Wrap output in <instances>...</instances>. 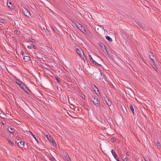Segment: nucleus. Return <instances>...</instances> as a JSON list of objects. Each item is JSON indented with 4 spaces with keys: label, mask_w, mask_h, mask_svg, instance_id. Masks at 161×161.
Segmentation results:
<instances>
[{
    "label": "nucleus",
    "mask_w": 161,
    "mask_h": 161,
    "mask_svg": "<svg viewBox=\"0 0 161 161\" xmlns=\"http://www.w3.org/2000/svg\"><path fill=\"white\" fill-rule=\"evenodd\" d=\"M75 51L79 56L82 58L83 60H85V57L84 55L83 51L80 48H76Z\"/></svg>",
    "instance_id": "f257e3e1"
},
{
    "label": "nucleus",
    "mask_w": 161,
    "mask_h": 161,
    "mask_svg": "<svg viewBox=\"0 0 161 161\" xmlns=\"http://www.w3.org/2000/svg\"><path fill=\"white\" fill-rule=\"evenodd\" d=\"M92 100L94 104L97 106H100V102L97 98H96L95 96H92Z\"/></svg>",
    "instance_id": "f03ea898"
},
{
    "label": "nucleus",
    "mask_w": 161,
    "mask_h": 161,
    "mask_svg": "<svg viewBox=\"0 0 161 161\" xmlns=\"http://www.w3.org/2000/svg\"><path fill=\"white\" fill-rule=\"evenodd\" d=\"M23 12L24 14L26 16L28 17H29L31 15L30 14V11L28 9H25V10H24Z\"/></svg>",
    "instance_id": "7ed1b4c3"
},
{
    "label": "nucleus",
    "mask_w": 161,
    "mask_h": 161,
    "mask_svg": "<svg viewBox=\"0 0 161 161\" xmlns=\"http://www.w3.org/2000/svg\"><path fill=\"white\" fill-rule=\"evenodd\" d=\"M137 24L139 26L141 27L144 30H147V27L145 26V25L143 24L140 22H137Z\"/></svg>",
    "instance_id": "20e7f679"
},
{
    "label": "nucleus",
    "mask_w": 161,
    "mask_h": 161,
    "mask_svg": "<svg viewBox=\"0 0 161 161\" xmlns=\"http://www.w3.org/2000/svg\"><path fill=\"white\" fill-rule=\"evenodd\" d=\"M111 153L114 156V158L117 161H119V160L118 159V156L115 153V151L113 150H112Z\"/></svg>",
    "instance_id": "39448f33"
},
{
    "label": "nucleus",
    "mask_w": 161,
    "mask_h": 161,
    "mask_svg": "<svg viewBox=\"0 0 161 161\" xmlns=\"http://www.w3.org/2000/svg\"><path fill=\"white\" fill-rule=\"evenodd\" d=\"M44 134H45V135L46 138L50 142L51 141H52V140H53V138L50 136L49 135H48L47 134H45V133H44Z\"/></svg>",
    "instance_id": "423d86ee"
},
{
    "label": "nucleus",
    "mask_w": 161,
    "mask_h": 161,
    "mask_svg": "<svg viewBox=\"0 0 161 161\" xmlns=\"http://www.w3.org/2000/svg\"><path fill=\"white\" fill-rule=\"evenodd\" d=\"M15 80L16 83L19 85L20 86L23 83V82L19 79H15Z\"/></svg>",
    "instance_id": "0eeeda50"
},
{
    "label": "nucleus",
    "mask_w": 161,
    "mask_h": 161,
    "mask_svg": "<svg viewBox=\"0 0 161 161\" xmlns=\"http://www.w3.org/2000/svg\"><path fill=\"white\" fill-rule=\"evenodd\" d=\"M76 25V26L77 27V28H79V26H81V25L79 23L77 22L75 20H73L72 21Z\"/></svg>",
    "instance_id": "6e6552de"
},
{
    "label": "nucleus",
    "mask_w": 161,
    "mask_h": 161,
    "mask_svg": "<svg viewBox=\"0 0 161 161\" xmlns=\"http://www.w3.org/2000/svg\"><path fill=\"white\" fill-rule=\"evenodd\" d=\"M18 145L19 147L20 148H23L24 147V142H20L18 143Z\"/></svg>",
    "instance_id": "1a4fd4ad"
},
{
    "label": "nucleus",
    "mask_w": 161,
    "mask_h": 161,
    "mask_svg": "<svg viewBox=\"0 0 161 161\" xmlns=\"http://www.w3.org/2000/svg\"><path fill=\"white\" fill-rule=\"evenodd\" d=\"M8 130L10 133L12 134L15 131L14 129L11 127L8 128Z\"/></svg>",
    "instance_id": "9d476101"
},
{
    "label": "nucleus",
    "mask_w": 161,
    "mask_h": 161,
    "mask_svg": "<svg viewBox=\"0 0 161 161\" xmlns=\"http://www.w3.org/2000/svg\"><path fill=\"white\" fill-rule=\"evenodd\" d=\"M24 60L26 62L29 61L30 60V58L28 56H25L24 57Z\"/></svg>",
    "instance_id": "9b49d317"
},
{
    "label": "nucleus",
    "mask_w": 161,
    "mask_h": 161,
    "mask_svg": "<svg viewBox=\"0 0 161 161\" xmlns=\"http://www.w3.org/2000/svg\"><path fill=\"white\" fill-rule=\"evenodd\" d=\"M27 47L29 49H31L32 48H33L35 49H37L36 47L33 44L31 45L30 46H27Z\"/></svg>",
    "instance_id": "f8f14e48"
},
{
    "label": "nucleus",
    "mask_w": 161,
    "mask_h": 161,
    "mask_svg": "<svg viewBox=\"0 0 161 161\" xmlns=\"http://www.w3.org/2000/svg\"><path fill=\"white\" fill-rule=\"evenodd\" d=\"M89 58L90 61L94 64H96L97 62H95L92 58L91 56L90 55H89Z\"/></svg>",
    "instance_id": "ddd939ff"
},
{
    "label": "nucleus",
    "mask_w": 161,
    "mask_h": 161,
    "mask_svg": "<svg viewBox=\"0 0 161 161\" xmlns=\"http://www.w3.org/2000/svg\"><path fill=\"white\" fill-rule=\"evenodd\" d=\"M100 46H101V49L103 51V52H104V50H105L107 53L108 52V51L106 49L105 47L103 44H101Z\"/></svg>",
    "instance_id": "4468645a"
},
{
    "label": "nucleus",
    "mask_w": 161,
    "mask_h": 161,
    "mask_svg": "<svg viewBox=\"0 0 161 161\" xmlns=\"http://www.w3.org/2000/svg\"><path fill=\"white\" fill-rule=\"evenodd\" d=\"M106 103L109 106H111V102H110L108 100L107 101H106Z\"/></svg>",
    "instance_id": "2eb2a0df"
},
{
    "label": "nucleus",
    "mask_w": 161,
    "mask_h": 161,
    "mask_svg": "<svg viewBox=\"0 0 161 161\" xmlns=\"http://www.w3.org/2000/svg\"><path fill=\"white\" fill-rule=\"evenodd\" d=\"M130 108L133 114H134V110L132 106L130 105Z\"/></svg>",
    "instance_id": "dca6fc26"
},
{
    "label": "nucleus",
    "mask_w": 161,
    "mask_h": 161,
    "mask_svg": "<svg viewBox=\"0 0 161 161\" xmlns=\"http://www.w3.org/2000/svg\"><path fill=\"white\" fill-rule=\"evenodd\" d=\"M98 73L100 74V76L99 77V79L101 80H103V78L102 77L101 73L100 72V71H99L98 72Z\"/></svg>",
    "instance_id": "f3484780"
},
{
    "label": "nucleus",
    "mask_w": 161,
    "mask_h": 161,
    "mask_svg": "<svg viewBox=\"0 0 161 161\" xmlns=\"http://www.w3.org/2000/svg\"><path fill=\"white\" fill-rule=\"evenodd\" d=\"M106 39L110 42H112V39L109 36H106Z\"/></svg>",
    "instance_id": "a211bd4d"
},
{
    "label": "nucleus",
    "mask_w": 161,
    "mask_h": 161,
    "mask_svg": "<svg viewBox=\"0 0 161 161\" xmlns=\"http://www.w3.org/2000/svg\"><path fill=\"white\" fill-rule=\"evenodd\" d=\"M29 132H30V133L31 134V136H32V137L34 138V139L36 141H37V139H36V137H35V136L30 131H29Z\"/></svg>",
    "instance_id": "6ab92c4d"
},
{
    "label": "nucleus",
    "mask_w": 161,
    "mask_h": 161,
    "mask_svg": "<svg viewBox=\"0 0 161 161\" xmlns=\"http://www.w3.org/2000/svg\"><path fill=\"white\" fill-rule=\"evenodd\" d=\"M55 78L56 80L59 82L60 83L61 81L60 80V79L57 76H55Z\"/></svg>",
    "instance_id": "aec40b11"
},
{
    "label": "nucleus",
    "mask_w": 161,
    "mask_h": 161,
    "mask_svg": "<svg viewBox=\"0 0 161 161\" xmlns=\"http://www.w3.org/2000/svg\"><path fill=\"white\" fill-rule=\"evenodd\" d=\"M8 142L11 145L14 146V143H13V142L11 140H8Z\"/></svg>",
    "instance_id": "412c9836"
},
{
    "label": "nucleus",
    "mask_w": 161,
    "mask_h": 161,
    "mask_svg": "<svg viewBox=\"0 0 161 161\" xmlns=\"http://www.w3.org/2000/svg\"><path fill=\"white\" fill-rule=\"evenodd\" d=\"M80 31L84 33H85V32H86V29L84 27H82V29Z\"/></svg>",
    "instance_id": "4be33fe9"
},
{
    "label": "nucleus",
    "mask_w": 161,
    "mask_h": 161,
    "mask_svg": "<svg viewBox=\"0 0 161 161\" xmlns=\"http://www.w3.org/2000/svg\"><path fill=\"white\" fill-rule=\"evenodd\" d=\"M20 87L22 88L23 89H24L25 87H26V85L24 84L23 83L21 86H20Z\"/></svg>",
    "instance_id": "5701e85b"
},
{
    "label": "nucleus",
    "mask_w": 161,
    "mask_h": 161,
    "mask_svg": "<svg viewBox=\"0 0 161 161\" xmlns=\"http://www.w3.org/2000/svg\"><path fill=\"white\" fill-rule=\"evenodd\" d=\"M150 56V58L153 61H154V59L155 58V57H154L153 56L152 57H151V55H149Z\"/></svg>",
    "instance_id": "b1692460"
},
{
    "label": "nucleus",
    "mask_w": 161,
    "mask_h": 161,
    "mask_svg": "<svg viewBox=\"0 0 161 161\" xmlns=\"http://www.w3.org/2000/svg\"><path fill=\"white\" fill-rule=\"evenodd\" d=\"M63 155L65 157V158L68 156L67 153L65 152H64L63 153Z\"/></svg>",
    "instance_id": "393cba45"
},
{
    "label": "nucleus",
    "mask_w": 161,
    "mask_h": 161,
    "mask_svg": "<svg viewBox=\"0 0 161 161\" xmlns=\"http://www.w3.org/2000/svg\"><path fill=\"white\" fill-rule=\"evenodd\" d=\"M6 22V21L4 19H0V23H4Z\"/></svg>",
    "instance_id": "a878e982"
},
{
    "label": "nucleus",
    "mask_w": 161,
    "mask_h": 161,
    "mask_svg": "<svg viewBox=\"0 0 161 161\" xmlns=\"http://www.w3.org/2000/svg\"><path fill=\"white\" fill-rule=\"evenodd\" d=\"M11 2H9V3H7V5L8 6V7L10 9H11V8L10 6V5H11Z\"/></svg>",
    "instance_id": "bb28decb"
},
{
    "label": "nucleus",
    "mask_w": 161,
    "mask_h": 161,
    "mask_svg": "<svg viewBox=\"0 0 161 161\" xmlns=\"http://www.w3.org/2000/svg\"><path fill=\"white\" fill-rule=\"evenodd\" d=\"M94 86V87H95V89H94V91H95V92L96 93H97L96 91H97V92H98V88L95 85Z\"/></svg>",
    "instance_id": "cd10ccee"
},
{
    "label": "nucleus",
    "mask_w": 161,
    "mask_h": 161,
    "mask_svg": "<svg viewBox=\"0 0 161 161\" xmlns=\"http://www.w3.org/2000/svg\"><path fill=\"white\" fill-rule=\"evenodd\" d=\"M23 89L26 92H27L28 91V88L26 86L24 88V89Z\"/></svg>",
    "instance_id": "c85d7f7f"
},
{
    "label": "nucleus",
    "mask_w": 161,
    "mask_h": 161,
    "mask_svg": "<svg viewBox=\"0 0 161 161\" xmlns=\"http://www.w3.org/2000/svg\"><path fill=\"white\" fill-rule=\"evenodd\" d=\"M156 144H157V146L159 147H160V143H159L158 142H157L156 143Z\"/></svg>",
    "instance_id": "c756f323"
},
{
    "label": "nucleus",
    "mask_w": 161,
    "mask_h": 161,
    "mask_svg": "<svg viewBox=\"0 0 161 161\" xmlns=\"http://www.w3.org/2000/svg\"><path fill=\"white\" fill-rule=\"evenodd\" d=\"M144 159L146 161H150L149 158L146 157L144 158Z\"/></svg>",
    "instance_id": "7c9ffc66"
},
{
    "label": "nucleus",
    "mask_w": 161,
    "mask_h": 161,
    "mask_svg": "<svg viewBox=\"0 0 161 161\" xmlns=\"http://www.w3.org/2000/svg\"><path fill=\"white\" fill-rule=\"evenodd\" d=\"M111 141L112 142H114L115 141V138H112L111 139Z\"/></svg>",
    "instance_id": "2f4dec72"
},
{
    "label": "nucleus",
    "mask_w": 161,
    "mask_h": 161,
    "mask_svg": "<svg viewBox=\"0 0 161 161\" xmlns=\"http://www.w3.org/2000/svg\"><path fill=\"white\" fill-rule=\"evenodd\" d=\"M81 97L82 98H83V99H84V98H85V95H84V94H81Z\"/></svg>",
    "instance_id": "473e14b6"
},
{
    "label": "nucleus",
    "mask_w": 161,
    "mask_h": 161,
    "mask_svg": "<svg viewBox=\"0 0 161 161\" xmlns=\"http://www.w3.org/2000/svg\"><path fill=\"white\" fill-rule=\"evenodd\" d=\"M66 159L68 161L70 159V158L68 155V156L65 157Z\"/></svg>",
    "instance_id": "72a5a7b5"
},
{
    "label": "nucleus",
    "mask_w": 161,
    "mask_h": 161,
    "mask_svg": "<svg viewBox=\"0 0 161 161\" xmlns=\"http://www.w3.org/2000/svg\"><path fill=\"white\" fill-rule=\"evenodd\" d=\"M30 40L31 42H34L35 41V40L33 39H32V38H31L30 39Z\"/></svg>",
    "instance_id": "f704fd0d"
},
{
    "label": "nucleus",
    "mask_w": 161,
    "mask_h": 161,
    "mask_svg": "<svg viewBox=\"0 0 161 161\" xmlns=\"http://www.w3.org/2000/svg\"><path fill=\"white\" fill-rule=\"evenodd\" d=\"M83 26H82V25L80 26H79V28H78L80 30L82 29V28Z\"/></svg>",
    "instance_id": "c9c22d12"
},
{
    "label": "nucleus",
    "mask_w": 161,
    "mask_h": 161,
    "mask_svg": "<svg viewBox=\"0 0 161 161\" xmlns=\"http://www.w3.org/2000/svg\"><path fill=\"white\" fill-rule=\"evenodd\" d=\"M14 32L17 34H19V32H18V31L17 30H15L14 31Z\"/></svg>",
    "instance_id": "e433bc0d"
},
{
    "label": "nucleus",
    "mask_w": 161,
    "mask_h": 161,
    "mask_svg": "<svg viewBox=\"0 0 161 161\" xmlns=\"http://www.w3.org/2000/svg\"><path fill=\"white\" fill-rule=\"evenodd\" d=\"M50 142H52L53 145H56L55 142L53 141V140H52V141H51Z\"/></svg>",
    "instance_id": "4c0bfd02"
},
{
    "label": "nucleus",
    "mask_w": 161,
    "mask_h": 161,
    "mask_svg": "<svg viewBox=\"0 0 161 161\" xmlns=\"http://www.w3.org/2000/svg\"><path fill=\"white\" fill-rule=\"evenodd\" d=\"M96 64V65H97L99 66H101V65H100V64H99L97 63H96V64Z\"/></svg>",
    "instance_id": "58836bf2"
},
{
    "label": "nucleus",
    "mask_w": 161,
    "mask_h": 161,
    "mask_svg": "<svg viewBox=\"0 0 161 161\" xmlns=\"http://www.w3.org/2000/svg\"><path fill=\"white\" fill-rule=\"evenodd\" d=\"M124 161H127V159L125 158L124 160H123Z\"/></svg>",
    "instance_id": "ea45409f"
},
{
    "label": "nucleus",
    "mask_w": 161,
    "mask_h": 161,
    "mask_svg": "<svg viewBox=\"0 0 161 161\" xmlns=\"http://www.w3.org/2000/svg\"><path fill=\"white\" fill-rule=\"evenodd\" d=\"M104 29V31H106V30H105L104 29Z\"/></svg>",
    "instance_id": "a19ab883"
},
{
    "label": "nucleus",
    "mask_w": 161,
    "mask_h": 161,
    "mask_svg": "<svg viewBox=\"0 0 161 161\" xmlns=\"http://www.w3.org/2000/svg\"><path fill=\"white\" fill-rule=\"evenodd\" d=\"M68 161H71V160L70 159Z\"/></svg>",
    "instance_id": "79ce46f5"
},
{
    "label": "nucleus",
    "mask_w": 161,
    "mask_h": 161,
    "mask_svg": "<svg viewBox=\"0 0 161 161\" xmlns=\"http://www.w3.org/2000/svg\"><path fill=\"white\" fill-rule=\"evenodd\" d=\"M126 154H127V155H128V153H126Z\"/></svg>",
    "instance_id": "37998d69"
},
{
    "label": "nucleus",
    "mask_w": 161,
    "mask_h": 161,
    "mask_svg": "<svg viewBox=\"0 0 161 161\" xmlns=\"http://www.w3.org/2000/svg\"><path fill=\"white\" fill-rule=\"evenodd\" d=\"M126 154H127V155H128V153H126Z\"/></svg>",
    "instance_id": "c03bdc74"
},
{
    "label": "nucleus",
    "mask_w": 161,
    "mask_h": 161,
    "mask_svg": "<svg viewBox=\"0 0 161 161\" xmlns=\"http://www.w3.org/2000/svg\"><path fill=\"white\" fill-rule=\"evenodd\" d=\"M126 154H127V155H128V153H126Z\"/></svg>",
    "instance_id": "a18cd8bd"
}]
</instances>
